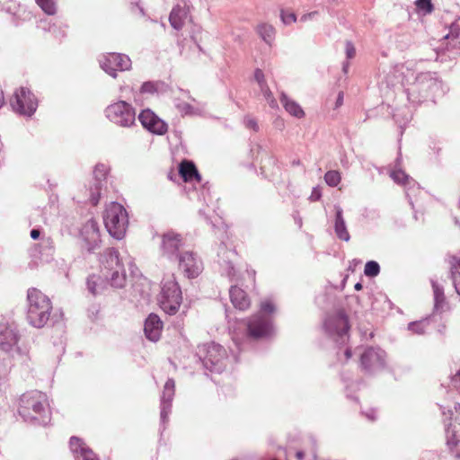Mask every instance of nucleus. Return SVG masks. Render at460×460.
I'll return each instance as SVG.
<instances>
[{"mask_svg": "<svg viewBox=\"0 0 460 460\" xmlns=\"http://www.w3.org/2000/svg\"><path fill=\"white\" fill-rule=\"evenodd\" d=\"M18 412L25 422L47 425L51 417L47 394L38 390L22 394L19 400Z\"/></svg>", "mask_w": 460, "mask_h": 460, "instance_id": "1", "label": "nucleus"}, {"mask_svg": "<svg viewBox=\"0 0 460 460\" xmlns=\"http://www.w3.org/2000/svg\"><path fill=\"white\" fill-rule=\"evenodd\" d=\"M52 303L48 296L36 288L27 291L26 320L34 328H43L49 322Z\"/></svg>", "mask_w": 460, "mask_h": 460, "instance_id": "2", "label": "nucleus"}, {"mask_svg": "<svg viewBox=\"0 0 460 460\" xmlns=\"http://www.w3.org/2000/svg\"><path fill=\"white\" fill-rule=\"evenodd\" d=\"M275 311L276 306L271 300L261 301L259 312L246 320L248 337L259 340L272 336L275 332L272 318Z\"/></svg>", "mask_w": 460, "mask_h": 460, "instance_id": "3", "label": "nucleus"}, {"mask_svg": "<svg viewBox=\"0 0 460 460\" xmlns=\"http://www.w3.org/2000/svg\"><path fill=\"white\" fill-rule=\"evenodd\" d=\"M439 414L445 427L447 446L450 452L460 458V403L454 406L438 404Z\"/></svg>", "mask_w": 460, "mask_h": 460, "instance_id": "4", "label": "nucleus"}, {"mask_svg": "<svg viewBox=\"0 0 460 460\" xmlns=\"http://www.w3.org/2000/svg\"><path fill=\"white\" fill-rule=\"evenodd\" d=\"M103 222L108 233L117 240H121L128 226V215L126 208L119 202L106 205Z\"/></svg>", "mask_w": 460, "mask_h": 460, "instance_id": "5", "label": "nucleus"}, {"mask_svg": "<svg viewBox=\"0 0 460 460\" xmlns=\"http://www.w3.org/2000/svg\"><path fill=\"white\" fill-rule=\"evenodd\" d=\"M104 276L107 283L115 288H122L126 284V271L121 263L119 252L114 248L107 249L102 254Z\"/></svg>", "mask_w": 460, "mask_h": 460, "instance_id": "6", "label": "nucleus"}, {"mask_svg": "<svg viewBox=\"0 0 460 460\" xmlns=\"http://www.w3.org/2000/svg\"><path fill=\"white\" fill-rule=\"evenodd\" d=\"M158 301L161 309L167 314L173 315L178 312L182 303V292L173 275L162 281Z\"/></svg>", "mask_w": 460, "mask_h": 460, "instance_id": "7", "label": "nucleus"}, {"mask_svg": "<svg viewBox=\"0 0 460 460\" xmlns=\"http://www.w3.org/2000/svg\"><path fill=\"white\" fill-rule=\"evenodd\" d=\"M198 356L205 369L221 373L226 368V352L224 347L215 342L199 347Z\"/></svg>", "mask_w": 460, "mask_h": 460, "instance_id": "8", "label": "nucleus"}, {"mask_svg": "<svg viewBox=\"0 0 460 460\" xmlns=\"http://www.w3.org/2000/svg\"><path fill=\"white\" fill-rule=\"evenodd\" d=\"M21 336L13 323H0V349L9 356L22 357L28 353V349L20 344Z\"/></svg>", "mask_w": 460, "mask_h": 460, "instance_id": "9", "label": "nucleus"}, {"mask_svg": "<svg viewBox=\"0 0 460 460\" xmlns=\"http://www.w3.org/2000/svg\"><path fill=\"white\" fill-rule=\"evenodd\" d=\"M349 327L348 315L343 311L328 314L323 322L326 334L339 344L349 340Z\"/></svg>", "mask_w": 460, "mask_h": 460, "instance_id": "10", "label": "nucleus"}, {"mask_svg": "<svg viewBox=\"0 0 460 460\" xmlns=\"http://www.w3.org/2000/svg\"><path fill=\"white\" fill-rule=\"evenodd\" d=\"M105 116L111 122L121 128H130L136 122V111L125 101H117L107 106Z\"/></svg>", "mask_w": 460, "mask_h": 460, "instance_id": "11", "label": "nucleus"}, {"mask_svg": "<svg viewBox=\"0 0 460 460\" xmlns=\"http://www.w3.org/2000/svg\"><path fill=\"white\" fill-rule=\"evenodd\" d=\"M39 102L35 94L27 87L16 89L10 100L12 110L18 115L31 118L37 111Z\"/></svg>", "mask_w": 460, "mask_h": 460, "instance_id": "12", "label": "nucleus"}, {"mask_svg": "<svg viewBox=\"0 0 460 460\" xmlns=\"http://www.w3.org/2000/svg\"><path fill=\"white\" fill-rule=\"evenodd\" d=\"M360 367L368 375H375L386 366V353L379 347H367L360 355Z\"/></svg>", "mask_w": 460, "mask_h": 460, "instance_id": "13", "label": "nucleus"}, {"mask_svg": "<svg viewBox=\"0 0 460 460\" xmlns=\"http://www.w3.org/2000/svg\"><path fill=\"white\" fill-rule=\"evenodd\" d=\"M102 69L113 78L118 76V71H128L131 68L132 62L128 55L111 52L103 55L100 59Z\"/></svg>", "mask_w": 460, "mask_h": 460, "instance_id": "14", "label": "nucleus"}, {"mask_svg": "<svg viewBox=\"0 0 460 460\" xmlns=\"http://www.w3.org/2000/svg\"><path fill=\"white\" fill-rule=\"evenodd\" d=\"M109 171V166L104 164H97L94 167L93 179L89 186V200L93 206L99 203L103 190L107 188Z\"/></svg>", "mask_w": 460, "mask_h": 460, "instance_id": "15", "label": "nucleus"}, {"mask_svg": "<svg viewBox=\"0 0 460 460\" xmlns=\"http://www.w3.org/2000/svg\"><path fill=\"white\" fill-rule=\"evenodd\" d=\"M429 73H420L414 77V82L404 92L412 103H420L428 96L430 87Z\"/></svg>", "mask_w": 460, "mask_h": 460, "instance_id": "16", "label": "nucleus"}, {"mask_svg": "<svg viewBox=\"0 0 460 460\" xmlns=\"http://www.w3.org/2000/svg\"><path fill=\"white\" fill-rule=\"evenodd\" d=\"M138 120L143 128L153 134L163 136L168 130L167 123L150 109L143 110L138 115Z\"/></svg>", "mask_w": 460, "mask_h": 460, "instance_id": "17", "label": "nucleus"}, {"mask_svg": "<svg viewBox=\"0 0 460 460\" xmlns=\"http://www.w3.org/2000/svg\"><path fill=\"white\" fill-rule=\"evenodd\" d=\"M452 309L443 287L433 282V323H437L438 316H449Z\"/></svg>", "mask_w": 460, "mask_h": 460, "instance_id": "18", "label": "nucleus"}, {"mask_svg": "<svg viewBox=\"0 0 460 460\" xmlns=\"http://www.w3.org/2000/svg\"><path fill=\"white\" fill-rule=\"evenodd\" d=\"M179 261V268L189 279H194L202 271V261L192 252H181L176 258Z\"/></svg>", "mask_w": 460, "mask_h": 460, "instance_id": "19", "label": "nucleus"}, {"mask_svg": "<svg viewBox=\"0 0 460 460\" xmlns=\"http://www.w3.org/2000/svg\"><path fill=\"white\" fill-rule=\"evenodd\" d=\"M182 245L181 235L173 231H168L162 235L161 251L169 260H176Z\"/></svg>", "mask_w": 460, "mask_h": 460, "instance_id": "20", "label": "nucleus"}, {"mask_svg": "<svg viewBox=\"0 0 460 460\" xmlns=\"http://www.w3.org/2000/svg\"><path fill=\"white\" fill-rule=\"evenodd\" d=\"M81 238L84 247L89 252H93L99 248L101 243V235L98 223L91 218L82 227L80 231Z\"/></svg>", "mask_w": 460, "mask_h": 460, "instance_id": "21", "label": "nucleus"}, {"mask_svg": "<svg viewBox=\"0 0 460 460\" xmlns=\"http://www.w3.org/2000/svg\"><path fill=\"white\" fill-rule=\"evenodd\" d=\"M389 175L396 184L404 188L406 196L410 199V203L412 205L411 199L416 197V192L420 191V185L418 182L402 168L392 169Z\"/></svg>", "mask_w": 460, "mask_h": 460, "instance_id": "22", "label": "nucleus"}, {"mask_svg": "<svg viewBox=\"0 0 460 460\" xmlns=\"http://www.w3.org/2000/svg\"><path fill=\"white\" fill-rule=\"evenodd\" d=\"M175 394V382L172 378H168L165 382L161 395V424H164L168 421L169 414L172 411V402Z\"/></svg>", "mask_w": 460, "mask_h": 460, "instance_id": "23", "label": "nucleus"}, {"mask_svg": "<svg viewBox=\"0 0 460 460\" xmlns=\"http://www.w3.org/2000/svg\"><path fill=\"white\" fill-rule=\"evenodd\" d=\"M439 23L444 27L447 31L441 35L440 40H455L460 38V19H456V16L448 12L445 11L440 17Z\"/></svg>", "mask_w": 460, "mask_h": 460, "instance_id": "24", "label": "nucleus"}, {"mask_svg": "<svg viewBox=\"0 0 460 460\" xmlns=\"http://www.w3.org/2000/svg\"><path fill=\"white\" fill-rule=\"evenodd\" d=\"M217 256L222 272L226 274L231 280H234L235 270L233 261L236 256L234 250H228L224 243H221L218 247Z\"/></svg>", "mask_w": 460, "mask_h": 460, "instance_id": "25", "label": "nucleus"}, {"mask_svg": "<svg viewBox=\"0 0 460 460\" xmlns=\"http://www.w3.org/2000/svg\"><path fill=\"white\" fill-rule=\"evenodd\" d=\"M69 447L75 460H100L97 455L77 437H71Z\"/></svg>", "mask_w": 460, "mask_h": 460, "instance_id": "26", "label": "nucleus"}, {"mask_svg": "<svg viewBox=\"0 0 460 460\" xmlns=\"http://www.w3.org/2000/svg\"><path fill=\"white\" fill-rule=\"evenodd\" d=\"M163 323L159 316L155 314H150L144 324V332L146 339L154 342L157 341L161 337Z\"/></svg>", "mask_w": 460, "mask_h": 460, "instance_id": "27", "label": "nucleus"}, {"mask_svg": "<svg viewBox=\"0 0 460 460\" xmlns=\"http://www.w3.org/2000/svg\"><path fill=\"white\" fill-rule=\"evenodd\" d=\"M335 209V219H334V232L336 236L344 242L350 240V234L347 228V224L343 217V210L339 205L334 206Z\"/></svg>", "mask_w": 460, "mask_h": 460, "instance_id": "28", "label": "nucleus"}, {"mask_svg": "<svg viewBox=\"0 0 460 460\" xmlns=\"http://www.w3.org/2000/svg\"><path fill=\"white\" fill-rule=\"evenodd\" d=\"M179 173L186 182L196 181L198 183H201V176L191 161L183 160L180 164Z\"/></svg>", "mask_w": 460, "mask_h": 460, "instance_id": "29", "label": "nucleus"}, {"mask_svg": "<svg viewBox=\"0 0 460 460\" xmlns=\"http://www.w3.org/2000/svg\"><path fill=\"white\" fill-rule=\"evenodd\" d=\"M230 300L233 305L241 311L246 310L250 306V299L245 291L237 286H232L229 290Z\"/></svg>", "mask_w": 460, "mask_h": 460, "instance_id": "30", "label": "nucleus"}, {"mask_svg": "<svg viewBox=\"0 0 460 460\" xmlns=\"http://www.w3.org/2000/svg\"><path fill=\"white\" fill-rule=\"evenodd\" d=\"M280 102L282 103L286 111L296 119L305 117V111L302 107L294 100L290 99L285 93L280 94Z\"/></svg>", "mask_w": 460, "mask_h": 460, "instance_id": "31", "label": "nucleus"}, {"mask_svg": "<svg viewBox=\"0 0 460 460\" xmlns=\"http://www.w3.org/2000/svg\"><path fill=\"white\" fill-rule=\"evenodd\" d=\"M86 285L88 291L92 295L98 296L102 294L103 291L105 290L107 281L106 279H103L102 277L93 274L88 277Z\"/></svg>", "mask_w": 460, "mask_h": 460, "instance_id": "32", "label": "nucleus"}, {"mask_svg": "<svg viewBox=\"0 0 460 460\" xmlns=\"http://www.w3.org/2000/svg\"><path fill=\"white\" fill-rule=\"evenodd\" d=\"M186 15L187 13L184 8L180 5L174 6L169 15L171 26L177 31L181 30L183 27Z\"/></svg>", "mask_w": 460, "mask_h": 460, "instance_id": "33", "label": "nucleus"}, {"mask_svg": "<svg viewBox=\"0 0 460 460\" xmlns=\"http://www.w3.org/2000/svg\"><path fill=\"white\" fill-rule=\"evenodd\" d=\"M257 32L260 37L268 45H271L275 39V29L272 25L268 23H261L257 27Z\"/></svg>", "mask_w": 460, "mask_h": 460, "instance_id": "34", "label": "nucleus"}, {"mask_svg": "<svg viewBox=\"0 0 460 460\" xmlns=\"http://www.w3.org/2000/svg\"><path fill=\"white\" fill-rule=\"evenodd\" d=\"M429 328V318L412 322L408 324V329L416 334H423Z\"/></svg>", "mask_w": 460, "mask_h": 460, "instance_id": "35", "label": "nucleus"}, {"mask_svg": "<svg viewBox=\"0 0 460 460\" xmlns=\"http://www.w3.org/2000/svg\"><path fill=\"white\" fill-rule=\"evenodd\" d=\"M39 7L48 15L57 13L58 6L56 0H35Z\"/></svg>", "mask_w": 460, "mask_h": 460, "instance_id": "36", "label": "nucleus"}, {"mask_svg": "<svg viewBox=\"0 0 460 460\" xmlns=\"http://www.w3.org/2000/svg\"><path fill=\"white\" fill-rule=\"evenodd\" d=\"M449 90V87L438 77L433 75V98L443 97Z\"/></svg>", "mask_w": 460, "mask_h": 460, "instance_id": "37", "label": "nucleus"}, {"mask_svg": "<svg viewBox=\"0 0 460 460\" xmlns=\"http://www.w3.org/2000/svg\"><path fill=\"white\" fill-rule=\"evenodd\" d=\"M260 90H261L262 95L264 96L265 100L268 102L270 107L271 109H278L279 108L278 102L274 98L268 84H263L262 86L260 87Z\"/></svg>", "mask_w": 460, "mask_h": 460, "instance_id": "38", "label": "nucleus"}, {"mask_svg": "<svg viewBox=\"0 0 460 460\" xmlns=\"http://www.w3.org/2000/svg\"><path fill=\"white\" fill-rule=\"evenodd\" d=\"M341 180V173L338 171L331 170L324 174V181L331 187H336Z\"/></svg>", "mask_w": 460, "mask_h": 460, "instance_id": "39", "label": "nucleus"}, {"mask_svg": "<svg viewBox=\"0 0 460 460\" xmlns=\"http://www.w3.org/2000/svg\"><path fill=\"white\" fill-rule=\"evenodd\" d=\"M415 6L420 15H426L431 13V0H416Z\"/></svg>", "mask_w": 460, "mask_h": 460, "instance_id": "40", "label": "nucleus"}, {"mask_svg": "<svg viewBox=\"0 0 460 460\" xmlns=\"http://www.w3.org/2000/svg\"><path fill=\"white\" fill-rule=\"evenodd\" d=\"M364 273L367 277H376L380 273V266L375 261H369L366 263Z\"/></svg>", "mask_w": 460, "mask_h": 460, "instance_id": "41", "label": "nucleus"}, {"mask_svg": "<svg viewBox=\"0 0 460 460\" xmlns=\"http://www.w3.org/2000/svg\"><path fill=\"white\" fill-rule=\"evenodd\" d=\"M448 262L451 276L460 275V252L456 255H451Z\"/></svg>", "mask_w": 460, "mask_h": 460, "instance_id": "42", "label": "nucleus"}, {"mask_svg": "<svg viewBox=\"0 0 460 460\" xmlns=\"http://www.w3.org/2000/svg\"><path fill=\"white\" fill-rule=\"evenodd\" d=\"M447 322L448 316H438L437 323H433V324H436L435 328L437 333L439 334L441 337H444L446 335Z\"/></svg>", "mask_w": 460, "mask_h": 460, "instance_id": "43", "label": "nucleus"}, {"mask_svg": "<svg viewBox=\"0 0 460 460\" xmlns=\"http://www.w3.org/2000/svg\"><path fill=\"white\" fill-rule=\"evenodd\" d=\"M176 108L180 112H181L184 115H194L197 114V111L193 106H191L188 102H176Z\"/></svg>", "mask_w": 460, "mask_h": 460, "instance_id": "44", "label": "nucleus"}, {"mask_svg": "<svg viewBox=\"0 0 460 460\" xmlns=\"http://www.w3.org/2000/svg\"><path fill=\"white\" fill-rule=\"evenodd\" d=\"M157 91H158L157 83H155L152 81H147V82L143 83V84L140 87L141 93L154 94V93H157Z\"/></svg>", "mask_w": 460, "mask_h": 460, "instance_id": "45", "label": "nucleus"}, {"mask_svg": "<svg viewBox=\"0 0 460 460\" xmlns=\"http://www.w3.org/2000/svg\"><path fill=\"white\" fill-rule=\"evenodd\" d=\"M345 53L348 59H351L356 55V49L350 40H347L345 43Z\"/></svg>", "mask_w": 460, "mask_h": 460, "instance_id": "46", "label": "nucleus"}, {"mask_svg": "<svg viewBox=\"0 0 460 460\" xmlns=\"http://www.w3.org/2000/svg\"><path fill=\"white\" fill-rule=\"evenodd\" d=\"M282 22L288 25L296 22V15L294 13H281Z\"/></svg>", "mask_w": 460, "mask_h": 460, "instance_id": "47", "label": "nucleus"}, {"mask_svg": "<svg viewBox=\"0 0 460 460\" xmlns=\"http://www.w3.org/2000/svg\"><path fill=\"white\" fill-rule=\"evenodd\" d=\"M243 123L246 128L252 129L253 131L259 130V125H258L257 121L252 117L246 116L243 119Z\"/></svg>", "mask_w": 460, "mask_h": 460, "instance_id": "48", "label": "nucleus"}, {"mask_svg": "<svg viewBox=\"0 0 460 460\" xmlns=\"http://www.w3.org/2000/svg\"><path fill=\"white\" fill-rule=\"evenodd\" d=\"M38 28L49 32H55V25H50L49 22L45 20H40L38 23Z\"/></svg>", "mask_w": 460, "mask_h": 460, "instance_id": "49", "label": "nucleus"}, {"mask_svg": "<svg viewBox=\"0 0 460 460\" xmlns=\"http://www.w3.org/2000/svg\"><path fill=\"white\" fill-rule=\"evenodd\" d=\"M254 78L257 81L259 87L262 86L263 84H266V81L264 78V74L261 69L257 68L254 72Z\"/></svg>", "mask_w": 460, "mask_h": 460, "instance_id": "50", "label": "nucleus"}, {"mask_svg": "<svg viewBox=\"0 0 460 460\" xmlns=\"http://www.w3.org/2000/svg\"><path fill=\"white\" fill-rule=\"evenodd\" d=\"M321 197H322L321 190L318 187L313 188L311 195L309 197V199L311 201H317L321 199Z\"/></svg>", "mask_w": 460, "mask_h": 460, "instance_id": "51", "label": "nucleus"}, {"mask_svg": "<svg viewBox=\"0 0 460 460\" xmlns=\"http://www.w3.org/2000/svg\"><path fill=\"white\" fill-rule=\"evenodd\" d=\"M319 15V13L317 11H313V12H310V13H305L303 14L301 17H300V22H305L309 20H313L314 19L315 17H317Z\"/></svg>", "mask_w": 460, "mask_h": 460, "instance_id": "52", "label": "nucleus"}, {"mask_svg": "<svg viewBox=\"0 0 460 460\" xmlns=\"http://www.w3.org/2000/svg\"><path fill=\"white\" fill-rule=\"evenodd\" d=\"M454 288L458 296H460V274L456 276H451Z\"/></svg>", "mask_w": 460, "mask_h": 460, "instance_id": "53", "label": "nucleus"}, {"mask_svg": "<svg viewBox=\"0 0 460 460\" xmlns=\"http://www.w3.org/2000/svg\"><path fill=\"white\" fill-rule=\"evenodd\" d=\"M41 245L49 248V250L53 249V240L50 237H43L41 239Z\"/></svg>", "mask_w": 460, "mask_h": 460, "instance_id": "54", "label": "nucleus"}, {"mask_svg": "<svg viewBox=\"0 0 460 460\" xmlns=\"http://www.w3.org/2000/svg\"><path fill=\"white\" fill-rule=\"evenodd\" d=\"M363 414L369 420H375L376 419V412L375 409H369L367 411H364Z\"/></svg>", "mask_w": 460, "mask_h": 460, "instance_id": "55", "label": "nucleus"}, {"mask_svg": "<svg viewBox=\"0 0 460 460\" xmlns=\"http://www.w3.org/2000/svg\"><path fill=\"white\" fill-rule=\"evenodd\" d=\"M452 383L455 386L460 388V369L457 370L455 376L452 377Z\"/></svg>", "mask_w": 460, "mask_h": 460, "instance_id": "56", "label": "nucleus"}, {"mask_svg": "<svg viewBox=\"0 0 460 460\" xmlns=\"http://www.w3.org/2000/svg\"><path fill=\"white\" fill-rule=\"evenodd\" d=\"M293 460H312V459H305L304 451L298 450L295 453Z\"/></svg>", "mask_w": 460, "mask_h": 460, "instance_id": "57", "label": "nucleus"}, {"mask_svg": "<svg viewBox=\"0 0 460 460\" xmlns=\"http://www.w3.org/2000/svg\"><path fill=\"white\" fill-rule=\"evenodd\" d=\"M5 376H6V369L0 365V387L4 383Z\"/></svg>", "mask_w": 460, "mask_h": 460, "instance_id": "58", "label": "nucleus"}, {"mask_svg": "<svg viewBox=\"0 0 460 460\" xmlns=\"http://www.w3.org/2000/svg\"><path fill=\"white\" fill-rule=\"evenodd\" d=\"M31 237L33 239V240H37L40 238V229L38 228H34L31 231V234H30Z\"/></svg>", "mask_w": 460, "mask_h": 460, "instance_id": "59", "label": "nucleus"}, {"mask_svg": "<svg viewBox=\"0 0 460 460\" xmlns=\"http://www.w3.org/2000/svg\"><path fill=\"white\" fill-rule=\"evenodd\" d=\"M402 155L399 154L397 158L395 159L394 165L393 169L402 168Z\"/></svg>", "mask_w": 460, "mask_h": 460, "instance_id": "60", "label": "nucleus"}, {"mask_svg": "<svg viewBox=\"0 0 460 460\" xmlns=\"http://www.w3.org/2000/svg\"><path fill=\"white\" fill-rule=\"evenodd\" d=\"M343 102V93L340 92L336 100V107H339Z\"/></svg>", "mask_w": 460, "mask_h": 460, "instance_id": "61", "label": "nucleus"}, {"mask_svg": "<svg viewBox=\"0 0 460 460\" xmlns=\"http://www.w3.org/2000/svg\"><path fill=\"white\" fill-rule=\"evenodd\" d=\"M344 355H345L346 360H349L352 356L351 349L349 348H347L345 349Z\"/></svg>", "mask_w": 460, "mask_h": 460, "instance_id": "62", "label": "nucleus"}, {"mask_svg": "<svg viewBox=\"0 0 460 460\" xmlns=\"http://www.w3.org/2000/svg\"><path fill=\"white\" fill-rule=\"evenodd\" d=\"M349 67V63L348 61L344 62L342 65V71L347 74Z\"/></svg>", "mask_w": 460, "mask_h": 460, "instance_id": "63", "label": "nucleus"}, {"mask_svg": "<svg viewBox=\"0 0 460 460\" xmlns=\"http://www.w3.org/2000/svg\"><path fill=\"white\" fill-rule=\"evenodd\" d=\"M181 93H182L183 97H187L188 99L196 102V100L190 95L189 92L181 91Z\"/></svg>", "mask_w": 460, "mask_h": 460, "instance_id": "64", "label": "nucleus"}]
</instances>
